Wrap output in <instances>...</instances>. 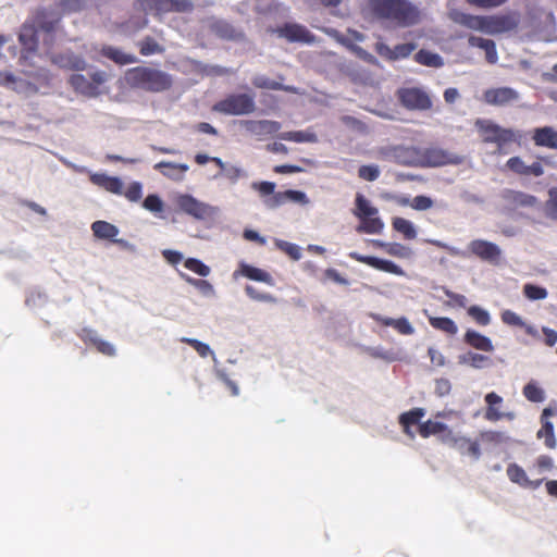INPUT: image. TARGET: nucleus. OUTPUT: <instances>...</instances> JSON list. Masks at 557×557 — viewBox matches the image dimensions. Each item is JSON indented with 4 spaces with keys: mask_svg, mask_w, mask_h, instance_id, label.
I'll return each mask as SVG.
<instances>
[{
    "mask_svg": "<svg viewBox=\"0 0 557 557\" xmlns=\"http://www.w3.org/2000/svg\"><path fill=\"white\" fill-rule=\"evenodd\" d=\"M368 8L374 16L406 27L419 21V12L407 0H369Z\"/></svg>",
    "mask_w": 557,
    "mask_h": 557,
    "instance_id": "f257e3e1",
    "label": "nucleus"
},
{
    "mask_svg": "<svg viewBox=\"0 0 557 557\" xmlns=\"http://www.w3.org/2000/svg\"><path fill=\"white\" fill-rule=\"evenodd\" d=\"M125 81L132 88L149 92H163L173 85L170 74L149 66H136L127 70Z\"/></svg>",
    "mask_w": 557,
    "mask_h": 557,
    "instance_id": "f03ea898",
    "label": "nucleus"
},
{
    "mask_svg": "<svg viewBox=\"0 0 557 557\" xmlns=\"http://www.w3.org/2000/svg\"><path fill=\"white\" fill-rule=\"evenodd\" d=\"M212 110L225 115H246L255 112L256 102L252 94H230L215 102Z\"/></svg>",
    "mask_w": 557,
    "mask_h": 557,
    "instance_id": "7ed1b4c3",
    "label": "nucleus"
},
{
    "mask_svg": "<svg viewBox=\"0 0 557 557\" xmlns=\"http://www.w3.org/2000/svg\"><path fill=\"white\" fill-rule=\"evenodd\" d=\"M133 8L146 15H162L171 12L184 13L191 11L193 3L189 0H136Z\"/></svg>",
    "mask_w": 557,
    "mask_h": 557,
    "instance_id": "20e7f679",
    "label": "nucleus"
},
{
    "mask_svg": "<svg viewBox=\"0 0 557 557\" xmlns=\"http://www.w3.org/2000/svg\"><path fill=\"white\" fill-rule=\"evenodd\" d=\"M355 214L362 221L358 226L359 233L380 234L384 227V223L377 216V209L372 207L368 199L361 194L356 196Z\"/></svg>",
    "mask_w": 557,
    "mask_h": 557,
    "instance_id": "39448f33",
    "label": "nucleus"
},
{
    "mask_svg": "<svg viewBox=\"0 0 557 557\" xmlns=\"http://www.w3.org/2000/svg\"><path fill=\"white\" fill-rule=\"evenodd\" d=\"M475 126L484 143L497 144L499 147L511 141H519L520 135L510 128H503L488 120H478Z\"/></svg>",
    "mask_w": 557,
    "mask_h": 557,
    "instance_id": "423d86ee",
    "label": "nucleus"
},
{
    "mask_svg": "<svg viewBox=\"0 0 557 557\" xmlns=\"http://www.w3.org/2000/svg\"><path fill=\"white\" fill-rule=\"evenodd\" d=\"M107 81V74L102 71H96L90 75V78L83 74H73L70 77V84L73 89L79 94L95 97L99 95L100 86Z\"/></svg>",
    "mask_w": 557,
    "mask_h": 557,
    "instance_id": "0eeeda50",
    "label": "nucleus"
},
{
    "mask_svg": "<svg viewBox=\"0 0 557 557\" xmlns=\"http://www.w3.org/2000/svg\"><path fill=\"white\" fill-rule=\"evenodd\" d=\"M397 95L400 103L409 110L425 111L432 108L430 96L421 88H401Z\"/></svg>",
    "mask_w": 557,
    "mask_h": 557,
    "instance_id": "6e6552de",
    "label": "nucleus"
},
{
    "mask_svg": "<svg viewBox=\"0 0 557 557\" xmlns=\"http://www.w3.org/2000/svg\"><path fill=\"white\" fill-rule=\"evenodd\" d=\"M462 157L438 147L421 148V166L460 164Z\"/></svg>",
    "mask_w": 557,
    "mask_h": 557,
    "instance_id": "1a4fd4ad",
    "label": "nucleus"
},
{
    "mask_svg": "<svg viewBox=\"0 0 557 557\" xmlns=\"http://www.w3.org/2000/svg\"><path fill=\"white\" fill-rule=\"evenodd\" d=\"M543 163H548V158L539 156L532 164L527 165L520 157L516 156L507 160L506 168L520 176L540 177L545 172Z\"/></svg>",
    "mask_w": 557,
    "mask_h": 557,
    "instance_id": "9d476101",
    "label": "nucleus"
},
{
    "mask_svg": "<svg viewBox=\"0 0 557 557\" xmlns=\"http://www.w3.org/2000/svg\"><path fill=\"white\" fill-rule=\"evenodd\" d=\"M519 25L517 13H506L485 16V33L495 35L513 30Z\"/></svg>",
    "mask_w": 557,
    "mask_h": 557,
    "instance_id": "9b49d317",
    "label": "nucleus"
},
{
    "mask_svg": "<svg viewBox=\"0 0 557 557\" xmlns=\"http://www.w3.org/2000/svg\"><path fill=\"white\" fill-rule=\"evenodd\" d=\"M519 92L511 87H497L486 89L483 99L491 106L503 107L518 101Z\"/></svg>",
    "mask_w": 557,
    "mask_h": 557,
    "instance_id": "f8f14e48",
    "label": "nucleus"
},
{
    "mask_svg": "<svg viewBox=\"0 0 557 557\" xmlns=\"http://www.w3.org/2000/svg\"><path fill=\"white\" fill-rule=\"evenodd\" d=\"M280 36L289 42H313L314 36L304 25L297 23H285L284 25L274 29Z\"/></svg>",
    "mask_w": 557,
    "mask_h": 557,
    "instance_id": "ddd939ff",
    "label": "nucleus"
},
{
    "mask_svg": "<svg viewBox=\"0 0 557 557\" xmlns=\"http://www.w3.org/2000/svg\"><path fill=\"white\" fill-rule=\"evenodd\" d=\"M349 258L360 263H364L376 270L387 272L395 275H404V270L391 260L380 259L373 256H363L356 251L349 252Z\"/></svg>",
    "mask_w": 557,
    "mask_h": 557,
    "instance_id": "4468645a",
    "label": "nucleus"
},
{
    "mask_svg": "<svg viewBox=\"0 0 557 557\" xmlns=\"http://www.w3.org/2000/svg\"><path fill=\"white\" fill-rule=\"evenodd\" d=\"M500 197L504 202L513 210L519 208H534L539 205L537 197L520 190L504 189Z\"/></svg>",
    "mask_w": 557,
    "mask_h": 557,
    "instance_id": "2eb2a0df",
    "label": "nucleus"
},
{
    "mask_svg": "<svg viewBox=\"0 0 557 557\" xmlns=\"http://www.w3.org/2000/svg\"><path fill=\"white\" fill-rule=\"evenodd\" d=\"M243 125L249 134H251L259 140H262L268 136L274 135L281 129V124L278 122L269 120H247L244 121Z\"/></svg>",
    "mask_w": 557,
    "mask_h": 557,
    "instance_id": "dca6fc26",
    "label": "nucleus"
},
{
    "mask_svg": "<svg viewBox=\"0 0 557 557\" xmlns=\"http://www.w3.org/2000/svg\"><path fill=\"white\" fill-rule=\"evenodd\" d=\"M395 162L401 165L421 166V148L414 146H396L391 149Z\"/></svg>",
    "mask_w": 557,
    "mask_h": 557,
    "instance_id": "f3484780",
    "label": "nucleus"
},
{
    "mask_svg": "<svg viewBox=\"0 0 557 557\" xmlns=\"http://www.w3.org/2000/svg\"><path fill=\"white\" fill-rule=\"evenodd\" d=\"M469 250L481 260L488 262L497 261L502 253L496 244L483 239L472 240L469 244Z\"/></svg>",
    "mask_w": 557,
    "mask_h": 557,
    "instance_id": "a211bd4d",
    "label": "nucleus"
},
{
    "mask_svg": "<svg viewBox=\"0 0 557 557\" xmlns=\"http://www.w3.org/2000/svg\"><path fill=\"white\" fill-rule=\"evenodd\" d=\"M418 432L423 438H428L432 435H440L441 441L445 444L450 443V438H453L454 434L446 424L432 420L420 423Z\"/></svg>",
    "mask_w": 557,
    "mask_h": 557,
    "instance_id": "6ab92c4d",
    "label": "nucleus"
},
{
    "mask_svg": "<svg viewBox=\"0 0 557 557\" xmlns=\"http://www.w3.org/2000/svg\"><path fill=\"white\" fill-rule=\"evenodd\" d=\"M532 140L536 147L557 149V131L552 126L536 127L532 132Z\"/></svg>",
    "mask_w": 557,
    "mask_h": 557,
    "instance_id": "aec40b11",
    "label": "nucleus"
},
{
    "mask_svg": "<svg viewBox=\"0 0 557 557\" xmlns=\"http://www.w3.org/2000/svg\"><path fill=\"white\" fill-rule=\"evenodd\" d=\"M507 475L509 480L522 487L528 488H537L543 483L544 479H536V480H530L523 470L522 467H520L517 463H510L507 467Z\"/></svg>",
    "mask_w": 557,
    "mask_h": 557,
    "instance_id": "412c9836",
    "label": "nucleus"
},
{
    "mask_svg": "<svg viewBox=\"0 0 557 557\" xmlns=\"http://www.w3.org/2000/svg\"><path fill=\"white\" fill-rule=\"evenodd\" d=\"M177 205L182 211L197 219H202L208 213L207 206L190 195L180 196Z\"/></svg>",
    "mask_w": 557,
    "mask_h": 557,
    "instance_id": "4be33fe9",
    "label": "nucleus"
},
{
    "mask_svg": "<svg viewBox=\"0 0 557 557\" xmlns=\"http://www.w3.org/2000/svg\"><path fill=\"white\" fill-rule=\"evenodd\" d=\"M89 180L94 185L99 186L107 191L115 195L123 194V183L119 177L109 176L103 173H94L90 175Z\"/></svg>",
    "mask_w": 557,
    "mask_h": 557,
    "instance_id": "5701e85b",
    "label": "nucleus"
},
{
    "mask_svg": "<svg viewBox=\"0 0 557 557\" xmlns=\"http://www.w3.org/2000/svg\"><path fill=\"white\" fill-rule=\"evenodd\" d=\"M99 52L102 57L117 65H127L137 62V58L134 54L126 53L122 49L110 45H103Z\"/></svg>",
    "mask_w": 557,
    "mask_h": 557,
    "instance_id": "b1692460",
    "label": "nucleus"
},
{
    "mask_svg": "<svg viewBox=\"0 0 557 557\" xmlns=\"http://www.w3.org/2000/svg\"><path fill=\"white\" fill-rule=\"evenodd\" d=\"M424 416L425 410L419 407L403 412L398 418V422L401 425L404 433L410 438H414V433L412 432L411 426L420 424V421Z\"/></svg>",
    "mask_w": 557,
    "mask_h": 557,
    "instance_id": "393cba45",
    "label": "nucleus"
},
{
    "mask_svg": "<svg viewBox=\"0 0 557 557\" xmlns=\"http://www.w3.org/2000/svg\"><path fill=\"white\" fill-rule=\"evenodd\" d=\"M286 201L307 205L309 202V199L304 191L288 189L285 191H278L274 194V196L267 203L269 207L274 208L285 203Z\"/></svg>",
    "mask_w": 557,
    "mask_h": 557,
    "instance_id": "a878e982",
    "label": "nucleus"
},
{
    "mask_svg": "<svg viewBox=\"0 0 557 557\" xmlns=\"http://www.w3.org/2000/svg\"><path fill=\"white\" fill-rule=\"evenodd\" d=\"M18 40L27 51H35L38 47V29L34 23H24L18 34Z\"/></svg>",
    "mask_w": 557,
    "mask_h": 557,
    "instance_id": "bb28decb",
    "label": "nucleus"
},
{
    "mask_svg": "<svg viewBox=\"0 0 557 557\" xmlns=\"http://www.w3.org/2000/svg\"><path fill=\"white\" fill-rule=\"evenodd\" d=\"M463 342L467 345H469L470 347L478 349V350H482V351H486V352H492L494 350L492 341L487 336H485L474 330H468L465 333Z\"/></svg>",
    "mask_w": 557,
    "mask_h": 557,
    "instance_id": "cd10ccee",
    "label": "nucleus"
},
{
    "mask_svg": "<svg viewBox=\"0 0 557 557\" xmlns=\"http://www.w3.org/2000/svg\"><path fill=\"white\" fill-rule=\"evenodd\" d=\"M209 27L213 34L222 39L234 40L243 36L231 23L223 20H213Z\"/></svg>",
    "mask_w": 557,
    "mask_h": 557,
    "instance_id": "c85d7f7f",
    "label": "nucleus"
},
{
    "mask_svg": "<svg viewBox=\"0 0 557 557\" xmlns=\"http://www.w3.org/2000/svg\"><path fill=\"white\" fill-rule=\"evenodd\" d=\"M448 444L457 447L462 455H470L475 460H478L481 457L479 443L475 441H471L468 437H457L453 434V438H450V443Z\"/></svg>",
    "mask_w": 557,
    "mask_h": 557,
    "instance_id": "c756f323",
    "label": "nucleus"
},
{
    "mask_svg": "<svg viewBox=\"0 0 557 557\" xmlns=\"http://www.w3.org/2000/svg\"><path fill=\"white\" fill-rule=\"evenodd\" d=\"M469 45L471 47H476L483 49L485 51L486 61L491 64H495L498 60L497 51L495 42L491 39H485L482 37L470 36Z\"/></svg>",
    "mask_w": 557,
    "mask_h": 557,
    "instance_id": "7c9ffc66",
    "label": "nucleus"
},
{
    "mask_svg": "<svg viewBox=\"0 0 557 557\" xmlns=\"http://www.w3.org/2000/svg\"><path fill=\"white\" fill-rule=\"evenodd\" d=\"M154 169L160 171L164 176L172 180H180L184 173L188 171V165L184 163H174L168 161H161L154 164Z\"/></svg>",
    "mask_w": 557,
    "mask_h": 557,
    "instance_id": "2f4dec72",
    "label": "nucleus"
},
{
    "mask_svg": "<svg viewBox=\"0 0 557 557\" xmlns=\"http://www.w3.org/2000/svg\"><path fill=\"white\" fill-rule=\"evenodd\" d=\"M485 403L487 404V408L484 414V418L487 421H498L503 418V413L496 408V406L503 403V398L496 394L495 392L487 393L485 395Z\"/></svg>",
    "mask_w": 557,
    "mask_h": 557,
    "instance_id": "473e14b6",
    "label": "nucleus"
},
{
    "mask_svg": "<svg viewBox=\"0 0 557 557\" xmlns=\"http://www.w3.org/2000/svg\"><path fill=\"white\" fill-rule=\"evenodd\" d=\"M455 21L467 28L485 33V16L459 13Z\"/></svg>",
    "mask_w": 557,
    "mask_h": 557,
    "instance_id": "72a5a7b5",
    "label": "nucleus"
},
{
    "mask_svg": "<svg viewBox=\"0 0 557 557\" xmlns=\"http://www.w3.org/2000/svg\"><path fill=\"white\" fill-rule=\"evenodd\" d=\"M350 37L343 35L336 29L327 30V34L332 36L338 44L343 45L344 47L356 50L357 48L354 46V41H362L364 39V36L359 33L358 30H348Z\"/></svg>",
    "mask_w": 557,
    "mask_h": 557,
    "instance_id": "f704fd0d",
    "label": "nucleus"
},
{
    "mask_svg": "<svg viewBox=\"0 0 557 557\" xmlns=\"http://www.w3.org/2000/svg\"><path fill=\"white\" fill-rule=\"evenodd\" d=\"M91 231L96 237L101 239H113L119 234V228L115 225L101 220L91 224Z\"/></svg>",
    "mask_w": 557,
    "mask_h": 557,
    "instance_id": "c9c22d12",
    "label": "nucleus"
},
{
    "mask_svg": "<svg viewBox=\"0 0 557 557\" xmlns=\"http://www.w3.org/2000/svg\"><path fill=\"white\" fill-rule=\"evenodd\" d=\"M429 323L433 329L444 332L447 335L453 336L458 332L457 324L447 317H429Z\"/></svg>",
    "mask_w": 557,
    "mask_h": 557,
    "instance_id": "e433bc0d",
    "label": "nucleus"
},
{
    "mask_svg": "<svg viewBox=\"0 0 557 557\" xmlns=\"http://www.w3.org/2000/svg\"><path fill=\"white\" fill-rule=\"evenodd\" d=\"M240 272L244 276L252 281L262 282L267 284H272L273 282V278L270 273L249 264L243 263L240 265Z\"/></svg>",
    "mask_w": 557,
    "mask_h": 557,
    "instance_id": "4c0bfd02",
    "label": "nucleus"
},
{
    "mask_svg": "<svg viewBox=\"0 0 557 557\" xmlns=\"http://www.w3.org/2000/svg\"><path fill=\"white\" fill-rule=\"evenodd\" d=\"M60 20V16H50L45 10H42L36 14L34 24L37 26V29L39 28L46 33H51L55 29Z\"/></svg>",
    "mask_w": 557,
    "mask_h": 557,
    "instance_id": "58836bf2",
    "label": "nucleus"
},
{
    "mask_svg": "<svg viewBox=\"0 0 557 557\" xmlns=\"http://www.w3.org/2000/svg\"><path fill=\"white\" fill-rule=\"evenodd\" d=\"M139 53L144 57L160 54L164 52V48L151 36L144 37L137 42Z\"/></svg>",
    "mask_w": 557,
    "mask_h": 557,
    "instance_id": "ea45409f",
    "label": "nucleus"
},
{
    "mask_svg": "<svg viewBox=\"0 0 557 557\" xmlns=\"http://www.w3.org/2000/svg\"><path fill=\"white\" fill-rule=\"evenodd\" d=\"M541 429L536 433L539 440H544V444L548 449H555L557 446L554 424L550 421L541 422Z\"/></svg>",
    "mask_w": 557,
    "mask_h": 557,
    "instance_id": "a19ab883",
    "label": "nucleus"
},
{
    "mask_svg": "<svg viewBox=\"0 0 557 557\" xmlns=\"http://www.w3.org/2000/svg\"><path fill=\"white\" fill-rule=\"evenodd\" d=\"M460 363L470 366L474 369H482L491 364V358L478 352L469 351L459 357Z\"/></svg>",
    "mask_w": 557,
    "mask_h": 557,
    "instance_id": "79ce46f5",
    "label": "nucleus"
},
{
    "mask_svg": "<svg viewBox=\"0 0 557 557\" xmlns=\"http://www.w3.org/2000/svg\"><path fill=\"white\" fill-rule=\"evenodd\" d=\"M414 60L422 65L431 66V67H441L443 66L444 62L440 54L421 49L419 50L416 55Z\"/></svg>",
    "mask_w": 557,
    "mask_h": 557,
    "instance_id": "37998d69",
    "label": "nucleus"
},
{
    "mask_svg": "<svg viewBox=\"0 0 557 557\" xmlns=\"http://www.w3.org/2000/svg\"><path fill=\"white\" fill-rule=\"evenodd\" d=\"M392 225L393 228L403 234L406 239H414L417 237V231L409 220L396 216L393 219Z\"/></svg>",
    "mask_w": 557,
    "mask_h": 557,
    "instance_id": "c03bdc74",
    "label": "nucleus"
},
{
    "mask_svg": "<svg viewBox=\"0 0 557 557\" xmlns=\"http://www.w3.org/2000/svg\"><path fill=\"white\" fill-rule=\"evenodd\" d=\"M280 138L294 143H315L318 140L314 133L306 131L285 132L280 135Z\"/></svg>",
    "mask_w": 557,
    "mask_h": 557,
    "instance_id": "a18cd8bd",
    "label": "nucleus"
},
{
    "mask_svg": "<svg viewBox=\"0 0 557 557\" xmlns=\"http://www.w3.org/2000/svg\"><path fill=\"white\" fill-rule=\"evenodd\" d=\"M543 210L547 219L557 222V187L548 189L547 199L544 202Z\"/></svg>",
    "mask_w": 557,
    "mask_h": 557,
    "instance_id": "49530a36",
    "label": "nucleus"
},
{
    "mask_svg": "<svg viewBox=\"0 0 557 557\" xmlns=\"http://www.w3.org/2000/svg\"><path fill=\"white\" fill-rule=\"evenodd\" d=\"M54 5L64 14L81 12L84 7V0H55Z\"/></svg>",
    "mask_w": 557,
    "mask_h": 557,
    "instance_id": "de8ad7c7",
    "label": "nucleus"
},
{
    "mask_svg": "<svg viewBox=\"0 0 557 557\" xmlns=\"http://www.w3.org/2000/svg\"><path fill=\"white\" fill-rule=\"evenodd\" d=\"M523 396L532 403H542L545 398L544 391L535 383L530 382L523 387Z\"/></svg>",
    "mask_w": 557,
    "mask_h": 557,
    "instance_id": "09e8293b",
    "label": "nucleus"
},
{
    "mask_svg": "<svg viewBox=\"0 0 557 557\" xmlns=\"http://www.w3.org/2000/svg\"><path fill=\"white\" fill-rule=\"evenodd\" d=\"M184 267L187 270H189L200 276H203V277L208 276L210 274V268L207 264H205L202 261H200L199 259H196V258L186 259L184 262Z\"/></svg>",
    "mask_w": 557,
    "mask_h": 557,
    "instance_id": "8fccbe9b",
    "label": "nucleus"
},
{
    "mask_svg": "<svg viewBox=\"0 0 557 557\" xmlns=\"http://www.w3.org/2000/svg\"><path fill=\"white\" fill-rule=\"evenodd\" d=\"M468 314L479 325L486 326L491 322L490 313L485 309H483V308H481L479 306H471L470 308H468Z\"/></svg>",
    "mask_w": 557,
    "mask_h": 557,
    "instance_id": "3c124183",
    "label": "nucleus"
},
{
    "mask_svg": "<svg viewBox=\"0 0 557 557\" xmlns=\"http://www.w3.org/2000/svg\"><path fill=\"white\" fill-rule=\"evenodd\" d=\"M523 294L530 300L545 299L548 295L546 288L533 284H525L523 286Z\"/></svg>",
    "mask_w": 557,
    "mask_h": 557,
    "instance_id": "603ef678",
    "label": "nucleus"
},
{
    "mask_svg": "<svg viewBox=\"0 0 557 557\" xmlns=\"http://www.w3.org/2000/svg\"><path fill=\"white\" fill-rule=\"evenodd\" d=\"M358 176L367 182H374L380 176V169L375 164L361 165L358 169Z\"/></svg>",
    "mask_w": 557,
    "mask_h": 557,
    "instance_id": "864d4df0",
    "label": "nucleus"
},
{
    "mask_svg": "<svg viewBox=\"0 0 557 557\" xmlns=\"http://www.w3.org/2000/svg\"><path fill=\"white\" fill-rule=\"evenodd\" d=\"M553 467H554L553 458L548 455H541L537 457L533 467L530 470L536 469L537 473L542 474L545 471L552 470Z\"/></svg>",
    "mask_w": 557,
    "mask_h": 557,
    "instance_id": "5fc2aeb1",
    "label": "nucleus"
},
{
    "mask_svg": "<svg viewBox=\"0 0 557 557\" xmlns=\"http://www.w3.org/2000/svg\"><path fill=\"white\" fill-rule=\"evenodd\" d=\"M245 292L249 298L256 301L274 302L275 298L267 293H260L256 287L247 285Z\"/></svg>",
    "mask_w": 557,
    "mask_h": 557,
    "instance_id": "6e6d98bb",
    "label": "nucleus"
},
{
    "mask_svg": "<svg viewBox=\"0 0 557 557\" xmlns=\"http://www.w3.org/2000/svg\"><path fill=\"white\" fill-rule=\"evenodd\" d=\"M181 341L183 343H186L189 346H191L198 352V355L202 358H206L208 355L212 354L209 345H207L198 339L184 337Z\"/></svg>",
    "mask_w": 557,
    "mask_h": 557,
    "instance_id": "4d7b16f0",
    "label": "nucleus"
},
{
    "mask_svg": "<svg viewBox=\"0 0 557 557\" xmlns=\"http://www.w3.org/2000/svg\"><path fill=\"white\" fill-rule=\"evenodd\" d=\"M143 206L146 210L151 212H160L163 209V202L161 198L154 194L148 195L145 198Z\"/></svg>",
    "mask_w": 557,
    "mask_h": 557,
    "instance_id": "13d9d810",
    "label": "nucleus"
},
{
    "mask_svg": "<svg viewBox=\"0 0 557 557\" xmlns=\"http://www.w3.org/2000/svg\"><path fill=\"white\" fill-rule=\"evenodd\" d=\"M132 202L138 201L143 196V185L139 182H133L122 194Z\"/></svg>",
    "mask_w": 557,
    "mask_h": 557,
    "instance_id": "bf43d9fd",
    "label": "nucleus"
},
{
    "mask_svg": "<svg viewBox=\"0 0 557 557\" xmlns=\"http://www.w3.org/2000/svg\"><path fill=\"white\" fill-rule=\"evenodd\" d=\"M253 85L258 88H268L273 90H292L290 87L284 86L275 81H270L268 78H257L253 81Z\"/></svg>",
    "mask_w": 557,
    "mask_h": 557,
    "instance_id": "052dcab7",
    "label": "nucleus"
},
{
    "mask_svg": "<svg viewBox=\"0 0 557 557\" xmlns=\"http://www.w3.org/2000/svg\"><path fill=\"white\" fill-rule=\"evenodd\" d=\"M432 206H433V200L430 197L424 196V195L416 196L410 202V207L417 211L428 210V209L432 208Z\"/></svg>",
    "mask_w": 557,
    "mask_h": 557,
    "instance_id": "680f3d73",
    "label": "nucleus"
},
{
    "mask_svg": "<svg viewBox=\"0 0 557 557\" xmlns=\"http://www.w3.org/2000/svg\"><path fill=\"white\" fill-rule=\"evenodd\" d=\"M277 246L280 247V249L282 251H284L286 255H288L293 260H299L301 258L300 248L296 244L282 240L277 244Z\"/></svg>",
    "mask_w": 557,
    "mask_h": 557,
    "instance_id": "e2e57ef3",
    "label": "nucleus"
},
{
    "mask_svg": "<svg viewBox=\"0 0 557 557\" xmlns=\"http://www.w3.org/2000/svg\"><path fill=\"white\" fill-rule=\"evenodd\" d=\"M416 48L417 46L412 42L400 44L395 46V48L393 49L395 60L409 57L416 50Z\"/></svg>",
    "mask_w": 557,
    "mask_h": 557,
    "instance_id": "0e129e2a",
    "label": "nucleus"
},
{
    "mask_svg": "<svg viewBox=\"0 0 557 557\" xmlns=\"http://www.w3.org/2000/svg\"><path fill=\"white\" fill-rule=\"evenodd\" d=\"M502 321L505 324L511 325V326H519V327L524 326V322L522 321V319L516 312H513L511 310H504L502 312Z\"/></svg>",
    "mask_w": 557,
    "mask_h": 557,
    "instance_id": "69168bd1",
    "label": "nucleus"
},
{
    "mask_svg": "<svg viewBox=\"0 0 557 557\" xmlns=\"http://www.w3.org/2000/svg\"><path fill=\"white\" fill-rule=\"evenodd\" d=\"M78 337L85 343V344H91L96 345V343L99 341L98 333L89 327H84L77 333Z\"/></svg>",
    "mask_w": 557,
    "mask_h": 557,
    "instance_id": "338daca9",
    "label": "nucleus"
},
{
    "mask_svg": "<svg viewBox=\"0 0 557 557\" xmlns=\"http://www.w3.org/2000/svg\"><path fill=\"white\" fill-rule=\"evenodd\" d=\"M394 329L403 335H411L414 332L412 325L405 317L395 320Z\"/></svg>",
    "mask_w": 557,
    "mask_h": 557,
    "instance_id": "774afa93",
    "label": "nucleus"
}]
</instances>
